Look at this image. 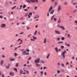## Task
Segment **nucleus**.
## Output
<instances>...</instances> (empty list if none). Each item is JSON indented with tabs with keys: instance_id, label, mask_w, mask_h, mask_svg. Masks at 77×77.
<instances>
[{
	"instance_id": "f257e3e1",
	"label": "nucleus",
	"mask_w": 77,
	"mask_h": 77,
	"mask_svg": "<svg viewBox=\"0 0 77 77\" xmlns=\"http://www.w3.org/2000/svg\"><path fill=\"white\" fill-rule=\"evenodd\" d=\"M40 61V58H38L36 60H34V62L35 63H39Z\"/></svg>"
},
{
	"instance_id": "f03ea898",
	"label": "nucleus",
	"mask_w": 77,
	"mask_h": 77,
	"mask_svg": "<svg viewBox=\"0 0 77 77\" xmlns=\"http://www.w3.org/2000/svg\"><path fill=\"white\" fill-rule=\"evenodd\" d=\"M22 54H24V55H29V53L27 52L26 51H22Z\"/></svg>"
},
{
	"instance_id": "7ed1b4c3",
	"label": "nucleus",
	"mask_w": 77,
	"mask_h": 77,
	"mask_svg": "<svg viewBox=\"0 0 77 77\" xmlns=\"http://www.w3.org/2000/svg\"><path fill=\"white\" fill-rule=\"evenodd\" d=\"M66 53V51L65 50L64 51V52H62L61 54L62 56L63 57V59H65V54Z\"/></svg>"
},
{
	"instance_id": "20e7f679",
	"label": "nucleus",
	"mask_w": 77,
	"mask_h": 77,
	"mask_svg": "<svg viewBox=\"0 0 77 77\" xmlns=\"http://www.w3.org/2000/svg\"><path fill=\"white\" fill-rule=\"evenodd\" d=\"M61 6L60 5H59L58 6L57 9V12H59L60 10H61Z\"/></svg>"
},
{
	"instance_id": "39448f33",
	"label": "nucleus",
	"mask_w": 77,
	"mask_h": 77,
	"mask_svg": "<svg viewBox=\"0 0 77 77\" xmlns=\"http://www.w3.org/2000/svg\"><path fill=\"white\" fill-rule=\"evenodd\" d=\"M32 16V12H29V14L28 15V18H30V17Z\"/></svg>"
},
{
	"instance_id": "423d86ee",
	"label": "nucleus",
	"mask_w": 77,
	"mask_h": 77,
	"mask_svg": "<svg viewBox=\"0 0 77 77\" xmlns=\"http://www.w3.org/2000/svg\"><path fill=\"white\" fill-rule=\"evenodd\" d=\"M55 32L57 34H58V35H60V32L59 31H57L56 30H55Z\"/></svg>"
},
{
	"instance_id": "0eeeda50",
	"label": "nucleus",
	"mask_w": 77,
	"mask_h": 77,
	"mask_svg": "<svg viewBox=\"0 0 77 77\" xmlns=\"http://www.w3.org/2000/svg\"><path fill=\"white\" fill-rule=\"evenodd\" d=\"M55 10H53L51 11H50L49 12L50 14L51 15L53 14H54V11Z\"/></svg>"
},
{
	"instance_id": "6e6552de",
	"label": "nucleus",
	"mask_w": 77,
	"mask_h": 77,
	"mask_svg": "<svg viewBox=\"0 0 77 77\" xmlns=\"http://www.w3.org/2000/svg\"><path fill=\"white\" fill-rule=\"evenodd\" d=\"M53 9V7L51 6L49 8L48 12L50 13V12L51 11V10Z\"/></svg>"
},
{
	"instance_id": "1a4fd4ad",
	"label": "nucleus",
	"mask_w": 77,
	"mask_h": 77,
	"mask_svg": "<svg viewBox=\"0 0 77 77\" xmlns=\"http://www.w3.org/2000/svg\"><path fill=\"white\" fill-rule=\"evenodd\" d=\"M35 65H36V66L37 67H38V68H39V67H40V65L39 64H38V63H35Z\"/></svg>"
},
{
	"instance_id": "9d476101",
	"label": "nucleus",
	"mask_w": 77,
	"mask_h": 77,
	"mask_svg": "<svg viewBox=\"0 0 77 77\" xmlns=\"http://www.w3.org/2000/svg\"><path fill=\"white\" fill-rule=\"evenodd\" d=\"M5 26H6V25L5 24H2L1 25V27H2V28H4V27H5Z\"/></svg>"
},
{
	"instance_id": "9b49d317",
	"label": "nucleus",
	"mask_w": 77,
	"mask_h": 77,
	"mask_svg": "<svg viewBox=\"0 0 77 77\" xmlns=\"http://www.w3.org/2000/svg\"><path fill=\"white\" fill-rule=\"evenodd\" d=\"M60 28L61 29H62V30H65V28H64V27H63V26H60Z\"/></svg>"
},
{
	"instance_id": "f8f14e48",
	"label": "nucleus",
	"mask_w": 77,
	"mask_h": 77,
	"mask_svg": "<svg viewBox=\"0 0 77 77\" xmlns=\"http://www.w3.org/2000/svg\"><path fill=\"white\" fill-rule=\"evenodd\" d=\"M46 41H47V38H45V39H44L43 43H44V44H45V43H46Z\"/></svg>"
},
{
	"instance_id": "ddd939ff",
	"label": "nucleus",
	"mask_w": 77,
	"mask_h": 77,
	"mask_svg": "<svg viewBox=\"0 0 77 77\" xmlns=\"http://www.w3.org/2000/svg\"><path fill=\"white\" fill-rule=\"evenodd\" d=\"M61 23V20L60 19H59L57 21V23Z\"/></svg>"
},
{
	"instance_id": "4468645a",
	"label": "nucleus",
	"mask_w": 77,
	"mask_h": 77,
	"mask_svg": "<svg viewBox=\"0 0 77 77\" xmlns=\"http://www.w3.org/2000/svg\"><path fill=\"white\" fill-rule=\"evenodd\" d=\"M10 75L13 76V75H14V72H11L10 73Z\"/></svg>"
},
{
	"instance_id": "2eb2a0df",
	"label": "nucleus",
	"mask_w": 77,
	"mask_h": 77,
	"mask_svg": "<svg viewBox=\"0 0 77 77\" xmlns=\"http://www.w3.org/2000/svg\"><path fill=\"white\" fill-rule=\"evenodd\" d=\"M50 54L49 53L48 55V56L46 57V59H48V58H49V57H50Z\"/></svg>"
},
{
	"instance_id": "dca6fc26",
	"label": "nucleus",
	"mask_w": 77,
	"mask_h": 77,
	"mask_svg": "<svg viewBox=\"0 0 77 77\" xmlns=\"http://www.w3.org/2000/svg\"><path fill=\"white\" fill-rule=\"evenodd\" d=\"M10 64H8L7 66H6V68L7 69H8L9 68V67L10 66Z\"/></svg>"
},
{
	"instance_id": "f3484780",
	"label": "nucleus",
	"mask_w": 77,
	"mask_h": 77,
	"mask_svg": "<svg viewBox=\"0 0 77 77\" xmlns=\"http://www.w3.org/2000/svg\"><path fill=\"white\" fill-rule=\"evenodd\" d=\"M37 33V30H36L35 31V32L34 33V36H36Z\"/></svg>"
},
{
	"instance_id": "a211bd4d",
	"label": "nucleus",
	"mask_w": 77,
	"mask_h": 77,
	"mask_svg": "<svg viewBox=\"0 0 77 77\" xmlns=\"http://www.w3.org/2000/svg\"><path fill=\"white\" fill-rule=\"evenodd\" d=\"M3 62H4L3 60H1L0 62L1 65H3Z\"/></svg>"
},
{
	"instance_id": "6ab92c4d",
	"label": "nucleus",
	"mask_w": 77,
	"mask_h": 77,
	"mask_svg": "<svg viewBox=\"0 0 77 77\" xmlns=\"http://www.w3.org/2000/svg\"><path fill=\"white\" fill-rule=\"evenodd\" d=\"M55 50L56 51L57 53H58V50L57 48V47L55 48Z\"/></svg>"
},
{
	"instance_id": "aec40b11",
	"label": "nucleus",
	"mask_w": 77,
	"mask_h": 77,
	"mask_svg": "<svg viewBox=\"0 0 77 77\" xmlns=\"http://www.w3.org/2000/svg\"><path fill=\"white\" fill-rule=\"evenodd\" d=\"M54 14L52 16H51V21L54 18Z\"/></svg>"
},
{
	"instance_id": "412c9836",
	"label": "nucleus",
	"mask_w": 77,
	"mask_h": 77,
	"mask_svg": "<svg viewBox=\"0 0 77 77\" xmlns=\"http://www.w3.org/2000/svg\"><path fill=\"white\" fill-rule=\"evenodd\" d=\"M14 59L13 58H10L9 59L10 61H14Z\"/></svg>"
},
{
	"instance_id": "4be33fe9",
	"label": "nucleus",
	"mask_w": 77,
	"mask_h": 77,
	"mask_svg": "<svg viewBox=\"0 0 77 77\" xmlns=\"http://www.w3.org/2000/svg\"><path fill=\"white\" fill-rule=\"evenodd\" d=\"M63 4L64 5H68V3L66 2H64Z\"/></svg>"
},
{
	"instance_id": "5701e85b",
	"label": "nucleus",
	"mask_w": 77,
	"mask_h": 77,
	"mask_svg": "<svg viewBox=\"0 0 77 77\" xmlns=\"http://www.w3.org/2000/svg\"><path fill=\"white\" fill-rule=\"evenodd\" d=\"M26 2L28 3H30L31 2L30 0H26Z\"/></svg>"
},
{
	"instance_id": "b1692460",
	"label": "nucleus",
	"mask_w": 77,
	"mask_h": 77,
	"mask_svg": "<svg viewBox=\"0 0 77 77\" xmlns=\"http://www.w3.org/2000/svg\"><path fill=\"white\" fill-rule=\"evenodd\" d=\"M61 39H62V41H63V40H65V38L64 37H62L61 38Z\"/></svg>"
},
{
	"instance_id": "393cba45",
	"label": "nucleus",
	"mask_w": 77,
	"mask_h": 77,
	"mask_svg": "<svg viewBox=\"0 0 77 77\" xmlns=\"http://www.w3.org/2000/svg\"><path fill=\"white\" fill-rule=\"evenodd\" d=\"M32 37L33 38V39H36V37H35V36H32Z\"/></svg>"
},
{
	"instance_id": "a878e982",
	"label": "nucleus",
	"mask_w": 77,
	"mask_h": 77,
	"mask_svg": "<svg viewBox=\"0 0 77 77\" xmlns=\"http://www.w3.org/2000/svg\"><path fill=\"white\" fill-rule=\"evenodd\" d=\"M31 3H34L35 2V0H30Z\"/></svg>"
},
{
	"instance_id": "bb28decb",
	"label": "nucleus",
	"mask_w": 77,
	"mask_h": 77,
	"mask_svg": "<svg viewBox=\"0 0 77 77\" xmlns=\"http://www.w3.org/2000/svg\"><path fill=\"white\" fill-rule=\"evenodd\" d=\"M26 7V5H25L23 6V8H25Z\"/></svg>"
},
{
	"instance_id": "cd10ccee",
	"label": "nucleus",
	"mask_w": 77,
	"mask_h": 77,
	"mask_svg": "<svg viewBox=\"0 0 77 77\" xmlns=\"http://www.w3.org/2000/svg\"><path fill=\"white\" fill-rule=\"evenodd\" d=\"M14 56L15 57H16L17 56V54L16 53H14Z\"/></svg>"
},
{
	"instance_id": "c85d7f7f",
	"label": "nucleus",
	"mask_w": 77,
	"mask_h": 77,
	"mask_svg": "<svg viewBox=\"0 0 77 77\" xmlns=\"http://www.w3.org/2000/svg\"><path fill=\"white\" fill-rule=\"evenodd\" d=\"M28 15V13H26L25 14V17H27V16Z\"/></svg>"
},
{
	"instance_id": "c756f323",
	"label": "nucleus",
	"mask_w": 77,
	"mask_h": 77,
	"mask_svg": "<svg viewBox=\"0 0 77 77\" xmlns=\"http://www.w3.org/2000/svg\"><path fill=\"white\" fill-rule=\"evenodd\" d=\"M40 63H44V61H42V60H40Z\"/></svg>"
},
{
	"instance_id": "7c9ffc66",
	"label": "nucleus",
	"mask_w": 77,
	"mask_h": 77,
	"mask_svg": "<svg viewBox=\"0 0 77 77\" xmlns=\"http://www.w3.org/2000/svg\"><path fill=\"white\" fill-rule=\"evenodd\" d=\"M26 28L28 30H29V29H30V27H26Z\"/></svg>"
},
{
	"instance_id": "2f4dec72",
	"label": "nucleus",
	"mask_w": 77,
	"mask_h": 77,
	"mask_svg": "<svg viewBox=\"0 0 77 77\" xmlns=\"http://www.w3.org/2000/svg\"><path fill=\"white\" fill-rule=\"evenodd\" d=\"M77 5V2L73 3V5Z\"/></svg>"
},
{
	"instance_id": "473e14b6",
	"label": "nucleus",
	"mask_w": 77,
	"mask_h": 77,
	"mask_svg": "<svg viewBox=\"0 0 77 77\" xmlns=\"http://www.w3.org/2000/svg\"><path fill=\"white\" fill-rule=\"evenodd\" d=\"M57 27H58V28H60V26H59V24H58L57 26Z\"/></svg>"
},
{
	"instance_id": "72a5a7b5",
	"label": "nucleus",
	"mask_w": 77,
	"mask_h": 77,
	"mask_svg": "<svg viewBox=\"0 0 77 77\" xmlns=\"http://www.w3.org/2000/svg\"><path fill=\"white\" fill-rule=\"evenodd\" d=\"M67 37H68V38H71L70 35H69V34H67Z\"/></svg>"
},
{
	"instance_id": "f704fd0d",
	"label": "nucleus",
	"mask_w": 77,
	"mask_h": 77,
	"mask_svg": "<svg viewBox=\"0 0 77 77\" xmlns=\"http://www.w3.org/2000/svg\"><path fill=\"white\" fill-rule=\"evenodd\" d=\"M14 70H15V71L16 72H17V69L16 68H14Z\"/></svg>"
},
{
	"instance_id": "c9c22d12",
	"label": "nucleus",
	"mask_w": 77,
	"mask_h": 77,
	"mask_svg": "<svg viewBox=\"0 0 77 77\" xmlns=\"http://www.w3.org/2000/svg\"><path fill=\"white\" fill-rule=\"evenodd\" d=\"M60 40V38L58 37L57 38V41H59V40Z\"/></svg>"
},
{
	"instance_id": "e433bc0d",
	"label": "nucleus",
	"mask_w": 77,
	"mask_h": 77,
	"mask_svg": "<svg viewBox=\"0 0 77 77\" xmlns=\"http://www.w3.org/2000/svg\"><path fill=\"white\" fill-rule=\"evenodd\" d=\"M73 2H74V0H72L71 1V3L72 4V5H73V3H74Z\"/></svg>"
},
{
	"instance_id": "4c0bfd02",
	"label": "nucleus",
	"mask_w": 77,
	"mask_h": 77,
	"mask_svg": "<svg viewBox=\"0 0 77 77\" xmlns=\"http://www.w3.org/2000/svg\"><path fill=\"white\" fill-rule=\"evenodd\" d=\"M54 1H55V0H51V3H54Z\"/></svg>"
},
{
	"instance_id": "58836bf2",
	"label": "nucleus",
	"mask_w": 77,
	"mask_h": 77,
	"mask_svg": "<svg viewBox=\"0 0 77 77\" xmlns=\"http://www.w3.org/2000/svg\"><path fill=\"white\" fill-rule=\"evenodd\" d=\"M26 74H29V71H28V70H26Z\"/></svg>"
},
{
	"instance_id": "ea45409f",
	"label": "nucleus",
	"mask_w": 77,
	"mask_h": 77,
	"mask_svg": "<svg viewBox=\"0 0 77 77\" xmlns=\"http://www.w3.org/2000/svg\"><path fill=\"white\" fill-rule=\"evenodd\" d=\"M23 71L21 70H20V73H23Z\"/></svg>"
},
{
	"instance_id": "a19ab883",
	"label": "nucleus",
	"mask_w": 77,
	"mask_h": 77,
	"mask_svg": "<svg viewBox=\"0 0 77 77\" xmlns=\"http://www.w3.org/2000/svg\"><path fill=\"white\" fill-rule=\"evenodd\" d=\"M57 72L58 74H59L60 72V70H57Z\"/></svg>"
},
{
	"instance_id": "79ce46f5",
	"label": "nucleus",
	"mask_w": 77,
	"mask_h": 77,
	"mask_svg": "<svg viewBox=\"0 0 77 77\" xmlns=\"http://www.w3.org/2000/svg\"><path fill=\"white\" fill-rule=\"evenodd\" d=\"M35 16V17H37V18H38L39 17V15H36Z\"/></svg>"
},
{
	"instance_id": "37998d69",
	"label": "nucleus",
	"mask_w": 77,
	"mask_h": 77,
	"mask_svg": "<svg viewBox=\"0 0 77 77\" xmlns=\"http://www.w3.org/2000/svg\"><path fill=\"white\" fill-rule=\"evenodd\" d=\"M16 8V6H14L13 7V8H11V9L12 10L14 9V8Z\"/></svg>"
},
{
	"instance_id": "c03bdc74",
	"label": "nucleus",
	"mask_w": 77,
	"mask_h": 77,
	"mask_svg": "<svg viewBox=\"0 0 77 77\" xmlns=\"http://www.w3.org/2000/svg\"><path fill=\"white\" fill-rule=\"evenodd\" d=\"M34 2H36V3H38V0H34Z\"/></svg>"
},
{
	"instance_id": "a18cd8bd",
	"label": "nucleus",
	"mask_w": 77,
	"mask_h": 77,
	"mask_svg": "<svg viewBox=\"0 0 77 77\" xmlns=\"http://www.w3.org/2000/svg\"><path fill=\"white\" fill-rule=\"evenodd\" d=\"M54 4L55 6H56L57 5V2H56L54 3Z\"/></svg>"
},
{
	"instance_id": "49530a36",
	"label": "nucleus",
	"mask_w": 77,
	"mask_h": 77,
	"mask_svg": "<svg viewBox=\"0 0 77 77\" xmlns=\"http://www.w3.org/2000/svg\"><path fill=\"white\" fill-rule=\"evenodd\" d=\"M61 48H62V49H63V48H64V46L63 45H61Z\"/></svg>"
},
{
	"instance_id": "de8ad7c7",
	"label": "nucleus",
	"mask_w": 77,
	"mask_h": 77,
	"mask_svg": "<svg viewBox=\"0 0 77 77\" xmlns=\"http://www.w3.org/2000/svg\"><path fill=\"white\" fill-rule=\"evenodd\" d=\"M38 8V7L35 6L34 8V9L35 10H36V9Z\"/></svg>"
},
{
	"instance_id": "09e8293b",
	"label": "nucleus",
	"mask_w": 77,
	"mask_h": 77,
	"mask_svg": "<svg viewBox=\"0 0 77 77\" xmlns=\"http://www.w3.org/2000/svg\"><path fill=\"white\" fill-rule=\"evenodd\" d=\"M23 34H24V32H22L20 33V35H23Z\"/></svg>"
},
{
	"instance_id": "8fccbe9b",
	"label": "nucleus",
	"mask_w": 77,
	"mask_h": 77,
	"mask_svg": "<svg viewBox=\"0 0 77 77\" xmlns=\"http://www.w3.org/2000/svg\"><path fill=\"white\" fill-rule=\"evenodd\" d=\"M54 21H56V20H57L56 18H54Z\"/></svg>"
},
{
	"instance_id": "3c124183",
	"label": "nucleus",
	"mask_w": 77,
	"mask_h": 77,
	"mask_svg": "<svg viewBox=\"0 0 77 77\" xmlns=\"http://www.w3.org/2000/svg\"><path fill=\"white\" fill-rule=\"evenodd\" d=\"M18 66V63H17L16 64V66L17 67V66Z\"/></svg>"
},
{
	"instance_id": "603ef678",
	"label": "nucleus",
	"mask_w": 77,
	"mask_h": 77,
	"mask_svg": "<svg viewBox=\"0 0 77 77\" xmlns=\"http://www.w3.org/2000/svg\"><path fill=\"white\" fill-rule=\"evenodd\" d=\"M61 66L62 67H63L64 66V64L63 63H61Z\"/></svg>"
},
{
	"instance_id": "864d4df0",
	"label": "nucleus",
	"mask_w": 77,
	"mask_h": 77,
	"mask_svg": "<svg viewBox=\"0 0 77 77\" xmlns=\"http://www.w3.org/2000/svg\"><path fill=\"white\" fill-rule=\"evenodd\" d=\"M49 13H48L47 14V17H49Z\"/></svg>"
},
{
	"instance_id": "5fc2aeb1",
	"label": "nucleus",
	"mask_w": 77,
	"mask_h": 77,
	"mask_svg": "<svg viewBox=\"0 0 77 77\" xmlns=\"http://www.w3.org/2000/svg\"><path fill=\"white\" fill-rule=\"evenodd\" d=\"M30 40H31L32 41H35V39H32L31 38L30 39Z\"/></svg>"
},
{
	"instance_id": "6e6d98bb",
	"label": "nucleus",
	"mask_w": 77,
	"mask_h": 77,
	"mask_svg": "<svg viewBox=\"0 0 77 77\" xmlns=\"http://www.w3.org/2000/svg\"><path fill=\"white\" fill-rule=\"evenodd\" d=\"M24 11H27L28 10L27 9H26L24 10Z\"/></svg>"
},
{
	"instance_id": "4d7b16f0",
	"label": "nucleus",
	"mask_w": 77,
	"mask_h": 77,
	"mask_svg": "<svg viewBox=\"0 0 77 77\" xmlns=\"http://www.w3.org/2000/svg\"><path fill=\"white\" fill-rule=\"evenodd\" d=\"M44 75H47V73H46V72H45L44 73Z\"/></svg>"
},
{
	"instance_id": "13d9d810",
	"label": "nucleus",
	"mask_w": 77,
	"mask_h": 77,
	"mask_svg": "<svg viewBox=\"0 0 77 77\" xmlns=\"http://www.w3.org/2000/svg\"><path fill=\"white\" fill-rule=\"evenodd\" d=\"M14 50H17V47H16L14 49Z\"/></svg>"
},
{
	"instance_id": "bf43d9fd",
	"label": "nucleus",
	"mask_w": 77,
	"mask_h": 77,
	"mask_svg": "<svg viewBox=\"0 0 77 77\" xmlns=\"http://www.w3.org/2000/svg\"><path fill=\"white\" fill-rule=\"evenodd\" d=\"M77 10H74L73 11V12H77Z\"/></svg>"
},
{
	"instance_id": "052dcab7",
	"label": "nucleus",
	"mask_w": 77,
	"mask_h": 77,
	"mask_svg": "<svg viewBox=\"0 0 77 77\" xmlns=\"http://www.w3.org/2000/svg\"><path fill=\"white\" fill-rule=\"evenodd\" d=\"M67 45L68 46V47H70V45H69V44H67Z\"/></svg>"
},
{
	"instance_id": "680f3d73",
	"label": "nucleus",
	"mask_w": 77,
	"mask_h": 77,
	"mask_svg": "<svg viewBox=\"0 0 77 77\" xmlns=\"http://www.w3.org/2000/svg\"><path fill=\"white\" fill-rule=\"evenodd\" d=\"M66 15H69V13H66Z\"/></svg>"
},
{
	"instance_id": "e2e57ef3",
	"label": "nucleus",
	"mask_w": 77,
	"mask_h": 77,
	"mask_svg": "<svg viewBox=\"0 0 77 77\" xmlns=\"http://www.w3.org/2000/svg\"><path fill=\"white\" fill-rule=\"evenodd\" d=\"M46 1V0H42V2H45Z\"/></svg>"
},
{
	"instance_id": "0e129e2a",
	"label": "nucleus",
	"mask_w": 77,
	"mask_h": 77,
	"mask_svg": "<svg viewBox=\"0 0 77 77\" xmlns=\"http://www.w3.org/2000/svg\"><path fill=\"white\" fill-rule=\"evenodd\" d=\"M21 38H19L17 40V41H18V42L19 41H20V40H21Z\"/></svg>"
},
{
	"instance_id": "69168bd1",
	"label": "nucleus",
	"mask_w": 77,
	"mask_h": 77,
	"mask_svg": "<svg viewBox=\"0 0 77 77\" xmlns=\"http://www.w3.org/2000/svg\"><path fill=\"white\" fill-rule=\"evenodd\" d=\"M0 18L2 19L3 18V16L1 15H0Z\"/></svg>"
},
{
	"instance_id": "338daca9",
	"label": "nucleus",
	"mask_w": 77,
	"mask_h": 77,
	"mask_svg": "<svg viewBox=\"0 0 77 77\" xmlns=\"http://www.w3.org/2000/svg\"><path fill=\"white\" fill-rule=\"evenodd\" d=\"M57 65H58V66H60V63H57Z\"/></svg>"
},
{
	"instance_id": "774afa93",
	"label": "nucleus",
	"mask_w": 77,
	"mask_h": 77,
	"mask_svg": "<svg viewBox=\"0 0 77 77\" xmlns=\"http://www.w3.org/2000/svg\"><path fill=\"white\" fill-rule=\"evenodd\" d=\"M75 23H77V21L76 20L75 21Z\"/></svg>"
}]
</instances>
